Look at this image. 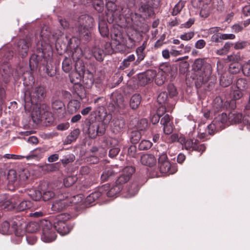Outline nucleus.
I'll return each mask as SVG.
<instances>
[{"label":"nucleus","instance_id":"nucleus-16","mask_svg":"<svg viewBox=\"0 0 250 250\" xmlns=\"http://www.w3.org/2000/svg\"><path fill=\"white\" fill-rule=\"evenodd\" d=\"M109 188L108 184L103 185L100 188L99 191H95L91 193L86 198V202L89 203H92L97 199H98L101 195V193L104 192V190H107Z\"/></svg>","mask_w":250,"mask_h":250},{"label":"nucleus","instance_id":"nucleus-44","mask_svg":"<svg viewBox=\"0 0 250 250\" xmlns=\"http://www.w3.org/2000/svg\"><path fill=\"white\" fill-rule=\"evenodd\" d=\"M152 143L148 140H144L141 141L139 145L140 150H147L152 146Z\"/></svg>","mask_w":250,"mask_h":250},{"label":"nucleus","instance_id":"nucleus-48","mask_svg":"<svg viewBox=\"0 0 250 250\" xmlns=\"http://www.w3.org/2000/svg\"><path fill=\"white\" fill-rule=\"evenodd\" d=\"M232 44L229 42H226L221 49L218 50L216 53L219 55H222L226 54L228 51Z\"/></svg>","mask_w":250,"mask_h":250},{"label":"nucleus","instance_id":"nucleus-31","mask_svg":"<svg viewBox=\"0 0 250 250\" xmlns=\"http://www.w3.org/2000/svg\"><path fill=\"white\" fill-rule=\"evenodd\" d=\"M32 207V204L30 201L25 200L21 202L17 207V209L19 211H23L30 208Z\"/></svg>","mask_w":250,"mask_h":250},{"label":"nucleus","instance_id":"nucleus-8","mask_svg":"<svg viewBox=\"0 0 250 250\" xmlns=\"http://www.w3.org/2000/svg\"><path fill=\"white\" fill-rule=\"evenodd\" d=\"M29 95L31 103L38 104L45 97V89L42 86H36L32 88L29 93Z\"/></svg>","mask_w":250,"mask_h":250},{"label":"nucleus","instance_id":"nucleus-51","mask_svg":"<svg viewBox=\"0 0 250 250\" xmlns=\"http://www.w3.org/2000/svg\"><path fill=\"white\" fill-rule=\"evenodd\" d=\"M204 64V61L202 59H198L195 60L193 64V68L195 70L198 71L201 70L203 65Z\"/></svg>","mask_w":250,"mask_h":250},{"label":"nucleus","instance_id":"nucleus-12","mask_svg":"<svg viewBox=\"0 0 250 250\" xmlns=\"http://www.w3.org/2000/svg\"><path fill=\"white\" fill-rule=\"evenodd\" d=\"M154 77V73L152 71L148 70L145 73L139 74L138 76L139 84L145 85L152 81Z\"/></svg>","mask_w":250,"mask_h":250},{"label":"nucleus","instance_id":"nucleus-56","mask_svg":"<svg viewBox=\"0 0 250 250\" xmlns=\"http://www.w3.org/2000/svg\"><path fill=\"white\" fill-rule=\"evenodd\" d=\"M242 121L243 123L247 126L248 129L250 130V112L244 116Z\"/></svg>","mask_w":250,"mask_h":250},{"label":"nucleus","instance_id":"nucleus-14","mask_svg":"<svg viewBox=\"0 0 250 250\" xmlns=\"http://www.w3.org/2000/svg\"><path fill=\"white\" fill-rule=\"evenodd\" d=\"M105 131L104 128L99 130V126L96 124H90L88 128V134L91 138H95L97 135H102Z\"/></svg>","mask_w":250,"mask_h":250},{"label":"nucleus","instance_id":"nucleus-60","mask_svg":"<svg viewBox=\"0 0 250 250\" xmlns=\"http://www.w3.org/2000/svg\"><path fill=\"white\" fill-rule=\"evenodd\" d=\"M120 149L118 147H114L110 149L109 151V156L111 158L115 157L120 152Z\"/></svg>","mask_w":250,"mask_h":250},{"label":"nucleus","instance_id":"nucleus-13","mask_svg":"<svg viewBox=\"0 0 250 250\" xmlns=\"http://www.w3.org/2000/svg\"><path fill=\"white\" fill-rule=\"evenodd\" d=\"M30 43L25 40H21L18 42V50L20 55L24 58L27 55Z\"/></svg>","mask_w":250,"mask_h":250},{"label":"nucleus","instance_id":"nucleus-47","mask_svg":"<svg viewBox=\"0 0 250 250\" xmlns=\"http://www.w3.org/2000/svg\"><path fill=\"white\" fill-rule=\"evenodd\" d=\"M221 129V128L217 126V124L214 123V121L208 126V134L209 135H212L214 134L215 131Z\"/></svg>","mask_w":250,"mask_h":250},{"label":"nucleus","instance_id":"nucleus-40","mask_svg":"<svg viewBox=\"0 0 250 250\" xmlns=\"http://www.w3.org/2000/svg\"><path fill=\"white\" fill-rule=\"evenodd\" d=\"M135 57L134 55L132 54L128 56L127 58L124 60L121 63L120 67L124 69L130 65V62L135 60Z\"/></svg>","mask_w":250,"mask_h":250},{"label":"nucleus","instance_id":"nucleus-55","mask_svg":"<svg viewBox=\"0 0 250 250\" xmlns=\"http://www.w3.org/2000/svg\"><path fill=\"white\" fill-rule=\"evenodd\" d=\"M194 35V33L193 32H189L181 35L180 38L182 40L188 41L191 39Z\"/></svg>","mask_w":250,"mask_h":250},{"label":"nucleus","instance_id":"nucleus-42","mask_svg":"<svg viewBox=\"0 0 250 250\" xmlns=\"http://www.w3.org/2000/svg\"><path fill=\"white\" fill-rule=\"evenodd\" d=\"M77 177L75 176H70L64 179V185L65 187H69L72 186L77 181Z\"/></svg>","mask_w":250,"mask_h":250},{"label":"nucleus","instance_id":"nucleus-62","mask_svg":"<svg viewBox=\"0 0 250 250\" xmlns=\"http://www.w3.org/2000/svg\"><path fill=\"white\" fill-rule=\"evenodd\" d=\"M165 77L163 76L162 75H160V74H158L156 76V78L155 79V83L158 85H161L165 83Z\"/></svg>","mask_w":250,"mask_h":250},{"label":"nucleus","instance_id":"nucleus-57","mask_svg":"<svg viewBox=\"0 0 250 250\" xmlns=\"http://www.w3.org/2000/svg\"><path fill=\"white\" fill-rule=\"evenodd\" d=\"M7 69H5V68H3V72H1V75L3 77V79L5 80V81H8V79L11 76L12 74L11 72V69L8 67Z\"/></svg>","mask_w":250,"mask_h":250},{"label":"nucleus","instance_id":"nucleus-23","mask_svg":"<svg viewBox=\"0 0 250 250\" xmlns=\"http://www.w3.org/2000/svg\"><path fill=\"white\" fill-rule=\"evenodd\" d=\"M147 46V41H144L142 45L138 47L136 50L137 55V59L136 62L138 63L144 60L145 57V54L144 53V51Z\"/></svg>","mask_w":250,"mask_h":250},{"label":"nucleus","instance_id":"nucleus-58","mask_svg":"<svg viewBox=\"0 0 250 250\" xmlns=\"http://www.w3.org/2000/svg\"><path fill=\"white\" fill-rule=\"evenodd\" d=\"M39 225L36 222H30L27 227L28 231L31 232H35L38 229Z\"/></svg>","mask_w":250,"mask_h":250},{"label":"nucleus","instance_id":"nucleus-30","mask_svg":"<svg viewBox=\"0 0 250 250\" xmlns=\"http://www.w3.org/2000/svg\"><path fill=\"white\" fill-rule=\"evenodd\" d=\"M139 190V187L137 183L131 184L126 189L128 193L127 197H131L135 195Z\"/></svg>","mask_w":250,"mask_h":250},{"label":"nucleus","instance_id":"nucleus-5","mask_svg":"<svg viewBox=\"0 0 250 250\" xmlns=\"http://www.w3.org/2000/svg\"><path fill=\"white\" fill-rule=\"evenodd\" d=\"M25 226L26 224L25 223L22 224L20 221L18 222L14 221L11 227H10L9 222L4 221L0 225V232L4 234L14 232L16 235H20L23 232V229Z\"/></svg>","mask_w":250,"mask_h":250},{"label":"nucleus","instance_id":"nucleus-49","mask_svg":"<svg viewBox=\"0 0 250 250\" xmlns=\"http://www.w3.org/2000/svg\"><path fill=\"white\" fill-rule=\"evenodd\" d=\"M169 98L173 99L177 94V90L176 87L173 84H169L167 87Z\"/></svg>","mask_w":250,"mask_h":250},{"label":"nucleus","instance_id":"nucleus-43","mask_svg":"<svg viewBox=\"0 0 250 250\" xmlns=\"http://www.w3.org/2000/svg\"><path fill=\"white\" fill-rule=\"evenodd\" d=\"M75 160V156L73 154H69L64 156L63 158L61 160V162L65 166L69 163L74 162Z\"/></svg>","mask_w":250,"mask_h":250},{"label":"nucleus","instance_id":"nucleus-28","mask_svg":"<svg viewBox=\"0 0 250 250\" xmlns=\"http://www.w3.org/2000/svg\"><path fill=\"white\" fill-rule=\"evenodd\" d=\"M249 87V83L246 79L240 78L237 80L235 88L242 91L246 90Z\"/></svg>","mask_w":250,"mask_h":250},{"label":"nucleus","instance_id":"nucleus-21","mask_svg":"<svg viewBox=\"0 0 250 250\" xmlns=\"http://www.w3.org/2000/svg\"><path fill=\"white\" fill-rule=\"evenodd\" d=\"M81 107V103L78 100H73L67 104V110L70 114H74L77 112Z\"/></svg>","mask_w":250,"mask_h":250},{"label":"nucleus","instance_id":"nucleus-3","mask_svg":"<svg viewBox=\"0 0 250 250\" xmlns=\"http://www.w3.org/2000/svg\"><path fill=\"white\" fill-rule=\"evenodd\" d=\"M82 196V195H77L62 199L56 200L52 204V210L55 212L63 211L69 206L81 202Z\"/></svg>","mask_w":250,"mask_h":250},{"label":"nucleus","instance_id":"nucleus-24","mask_svg":"<svg viewBox=\"0 0 250 250\" xmlns=\"http://www.w3.org/2000/svg\"><path fill=\"white\" fill-rule=\"evenodd\" d=\"M242 116L235 111L230 112L228 115V122L230 124H236L242 121Z\"/></svg>","mask_w":250,"mask_h":250},{"label":"nucleus","instance_id":"nucleus-39","mask_svg":"<svg viewBox=\"0 0 250 250\" xmlns=\"http://www.w3.org/2000/svg\"><path fill=\"white\" fill-rule=\"evenodd\" d=\"M125 46L127 48H132L136 45V41L135 40V35H128L127 40L125 41Z\"/></svg>","mask_w":250,"mask_h":250},{"label":"nucleus","instance_id":"nucleus-17","mask_svg":"<svg viewBox=\"0 0 250 250\" xmlns=\"http://www.w3.org/2000/svg\"><path fill=\"white\" fill-rule=\"evenodd\" d=\"M141 163L145 166L149 167H153L156 163V159L155 156L150 154H145L141 157Z\"/></svg>","mask_w":250,"mask_h":250},{"label":"nucleus","instance_id":"nucleus-25","mask_svg":"<svg viewBox=\"0 0 250 250\" xmlns=\"http://www.w3.org/2000/svg\"><path fill=\"white\" fill-rule=\"evenodd\" d=\"M232 83V76L229 73H224L220 79V84L223 87H227Z\"/></svg>","mask_w":250,"mask_h":250},{"label":"nucleus","instance_id":"nucleus-20","mask_svg":"<svg viewBox=\"0 0 250 250\" xmlns=\"http://www.w3.org/2000/svg\"><path fill=\"white\" fill-rule=\"evenodd\" d=\"M8 184L9 185H20L18 177L16 171L13 169H10L7 174Z\"/></svg>","mask_w":250,"mask_h":250},{"label":"nucleus","instance_id":"nucleus-4","mask_svg":"<svg viewBox=\"0 0 250 250\" xmlns=\"http://www.w3.org/2000/svg\"><path fill=\"white\" fill-rule=\"evenodd\" d=\"M41 227L42 229L41 239L44 242L50 243L54 241L57 237L54 227L51 223L47 220L41 222Z\"/></svg>","mask_w":250,"mask_h":250},{"label":"nucleus","instance_id":"nucleus-6","mask_svg":"<svg viewBox=\"0 0 250 250\" xmlns=\"http://www.w3.org/2000/svg\"><path fill=\"white\" fill-rule=\"evenodd\" d=\"M87 51L89 50L85 48L83 51L79 47H77L74 52L73 53V57L74 59H79L83 56H85L86 58H91V56H93L98 61H102L104 59V51L103 50L95 47L93 49L91 54L87 55Z\"/></svg>","mask_w":250,"mask_h":250},{"label":"nucleus","instance_id":"nucleus-22","mask_svg":"<svg viewBox=\"0 0 250 250\" xmlns=\"http://www.w3.org/2000/svg\"><path fill=\"white\" fill-rule=\"evenodd\" d=\"M72 92L74 94H76L81 99L86 96L85 89L80 83L74 84Z\"/></svg>","mask_w":250,"mask_h":250},{"label":"nucleus","instance_id":"nucleus-15","mask_svg":"<svg viewBox=\"0 0 250 250\" xmlns=\"http://www.w3.org/2000/svg\"><path fill=\"white\" fill-rule=\"evenodd\" d=\"M54 229L62 235L68 234L70 231V229L63 221H56L54 223Z\"/></svg>","mask_w":250,"mask_h":250},{"label":"nucleus","instance_id":"nucleus-45","mask_svg":"<svg viewBox=\"0 0 250 250\" xmlns=\"http://www.w3.org/2000/svg\"><path fill=\"white\" fill-rule=\"evenodd\" d=\"M184 6V2L182 1H179L174 7L172 12V15L175 16L179 14L183 7Z\"/></svg>","mask_w":250,"mask_h":250},{"label":"nucleus","instance_id":"nucleus-7","mask_svg":"<svg viewBox=\"0 0 250 250\" xmlns=\"http://www.w3.org/2000/svg\"><path fill=\"white\" fill-rule=\"evenodd\" d=\"M157 102L161 105L159 108H161L162 113L169 112L175 104V100L167 96L166 92L160 93L157 97Z\"/></svg>","mask_w":250,"mask_h":250},{"label":"nucleus","instance_id":"nucleus-35","mask_svg":"<svg viewBox=\"0 0 250 250\" xmlns=\"http://www.w3.org/2000/svg\"><path fill=\"white\" fill-rule=\"evenodd\" d=\"M99 30L103 37H107L108 35V29L104 21H102L99 22Z\"/></svg>","mask_w":250,"mask_h":250},{"label":"nucleus","instance_id":"nucleus-11","mask_svg":"<svg viewBox=\"0 0 250 250\" xmlns=\"http://www.w3.org/2000/svg\"><path fill=\"white\" fill-rule=\"evenodd\" d=\"M79 63H80L79 62L76 63L75 70L73 71L69 74L70 81L73 84L80 83L82 75L83 74L84 72V66L83 65L82 66L81 68H77Z\"/></svg>","mask_w":250,"mask_h":250},{"label":"nucleus","instance_id":"nucleus-27","mask_svg":"<svg viewBox=\"0 0 250 250\" xmlns=\"http://www.w3.org/2000/svg\"><path fill=\"white\" fill-rule=\"evenodd\" d=\"M141 102V97L139 94H134L130 100V106L133 109L137 108Z\"/></svg>","mask_w":250,"mask_h":250},{"label":"nucleus","instance_id":"nucleus-59","mask_svg":"<svg viewBox=\"0 0 250 250\" xmlns=\"http://www.w3.org/2000/svg\"><path fill=\"white\" fill-rule=\"evenodd\" d=\"M147 125V122L146 119H142L140 120L139 123L137 125V127L140 130H143L145 129Z\"/></svg>","mask_w":250,"mask_h":250},{"label":"nucleus","instance_id":"nucleus-26","mask_svg":"<svg viewBox=\"0 0 250 250\" xmlns=\"http://www.w3.org/2000/svg\"><path fill=\"white\" fill-rule=\"evenodd\" d=\"M80 133V129L76 128L72 130L69 134L66 137L64 143L66 144H70L72 142L75 141Z\"/></svg>","mask_w":250,"mask_h":250},{"label":"nucleus","instance_id":"nucleus-33","mask_svg":"<svg viewBox=\"0 0 250 250\" xmlns=\"http://www.w3.org/2000/svg\"><path fill=\"white\" fill-rule=\"evenodd\" d=\"M116 172L112 167H106L101 175L102 180L103 181L107 180L110 176L114 175Z\"/></svg>","mask_w":250,"mask_h":250},{"label":"nucleus","instance_id":"nucleus-63","mask_svg":"<svg viewBox=\"0 0 250 250\" xmlns=\"http://www.w3.org/2000/svg\"><path fill=\"white\" fill-rule=\"evenodd\" d=\"M161 69L164 73L168 74L171 70V66L170 64L166 63L161 66Z\"/></svg>","mask_w":250,"mask_h":250},{"label":"nucleus","instance_id":"nucleus-18","mask_svg":"<svg viewBox=\"0 0 250 250\" xmlns=\"http://www.w3.org/2000/svg\"><path fill=\"white\" fill-rule=\"evenodd\" d=\"M214 123L217 124V126L221 129L225 127L228 122V116L226 113H222L218 115L214 120Z\"/></svg>","mask_w":250,"mask_h":250},{"label":"nucleus","instance_id":"nucleus-2","mask_svg":"<svg viewBox=\"0 0 250 250\" xmlns=\"http://www.w3.org/2000/svg\"><path fill=\"white\" fill-rule=\"evenodd\" d=\"M94 24V19L87 15H82L78 20V32L80 38L85 41L88 42L91 39L89 29Z\"/></svg>","mask_w":250,"mask_h":250},{"label":"nucleus","instance_id":"nucleus-53","mask_svg":"<svg viewBox=\"0 0 250 250\" xmlns=\"http://www.w3.org/2000/svg\"><path fill=\"white\" fill-rule=\"evenodd\" d=\"M114 125L118 128V130H120L125 127V123L123 119H117L114 121Z\"/></svg>","mask_w":250,"mask_h":250},{"label":"nucleus","instance_id":"nucleus-9","mask_svg":"<svg viewBox=\"0 0 250 250\" xmlns=\"http://www.w3.org/2000/svg\"><path fill=\"white\" fill-rule=\"evenodd\" d=\"M171 167L167 153L163 152L159 154L158 167L160 172L163 174H172L173 172L171 170Z\"/></svg>","mask_w":250,"mask_h":250},{"label":"nucleus","instance_id":"nucleus-1","mask_svg":"<svg viewBox=\"0 0 250 250\" xmlns=\"http://www.w3.org/2000/svg\"><path fill=\"white\" fill-rule=\"evenodd\" d=\"M135 172V168L131 166L125 167L120 176L117 179L115 185L111 188L106 194L108 197H112L119 193L123 189V185L127 182Z\"/></svg>","mask_w":250,"mask_h":250},{"label":"nucleus","instance_id":"nucleus-41","mask_svg":"<svg viewBox=\"0 0 250 250\" xmlns=\"http://www.w3.org/2000/svg\"><path fill=\"white\" fill-rule=\"evenodd\" d=\"M197 140H195V142H193V140L191 139H187L184 142L183 146H184L185 148L187 150H188L191 148L194 149V148H197Z\"/></svg>","mask_w":250,"mask_h":250},{"label":"nucleus","instance_id":"nucleus-37","mask_svg":"<svg viewBox=\"0 0 250 250\" xmlns=\"http://www.w3.org/2000/svg\"><path fill=\"white\" fill-rule=\"evenodd\" d=\"M242 90L235 88L233 90L231 93V97L232 99L231 101L232 104H235V101L240 99L243 96Z\"/></svg>","mask_w":250,"mask_h":250},{"label":"nucleus","instance_id":"nucleus-29","mask_svg":"<svg viewBox=\"0 0 250 250\" xmlns=\"http://www.w3.org/2000/svg\"><path fill=\"white\" fill-rule=\"evenodd\" d=\"M62 69L66 73H69L72 70V63L70 59H64L62 62Z\"/></svg>","mask_w":250,"mask_h":250},{"label":"nucleus","instance_id":"nucleus-10","mask_svg":"<svg viewBox=\"0 0 250 250\" xmlns=\"http://www.w3.org/2000/svg\"><path fill=\"white\" fill-rule=\"evenodd\" d=\"M125 106L124 98L122 95H118L115 100L108 105V110L111 112H118L120 109H124Z\"/></svg>","mask_w":250,"mask_h":250},{"label":"nucleus","instance_id":"nucleus-61","mask_svg":"<svg viewBox=\"0 0 250 250\" xmlns=\"http://www.w3.org/2000/svg\"><path fill=\"white\" fill-rule=\"evenodd\" d=\"M240 68L237 64L231 63L229 67V71L231 73H237L239 72Z\"/></svg>","mask_w":250,"mask_h":250},{"label":"nucleus","instance_id":"nucleus-54","mask_svg":"<svg viewBox=\"0 0 250 250\" xmlns=\"http://www.w3.org/2000/svg\"><path fill=\"white\" fill-rule=\"evenodd\" d=\"M52 108L55 110L62 109L64 106L63 103L60 100H55L52 104Z\"/></svg>","mask_w":250,"mask_h":250},{"label":"nucleus","instance_id":"nucleus-50","mask_svg":"<svg viewBox=\"0 0 250 250\" xmlns=\"http://www.w3.org/2000/svg\"><path fill=\"white\" fill-rule=\"evenodd\" d=\"M164 113H162L161 108H159L156 114L154 115L151 118V122L153 124L158 123L160 120V117Z\"/></svg>","mask_w":250,"mask_h":250},{"label":"nucleus","instance_id":"nucleus-32","mask_svg":"<svg viewBox=\"0 0 250 250\" xmlns=\"http://www.w3.org/2000/svg\"><path fill=\"white\" fill-rule=\"evenodd\" d=\"M29 176L30 173L27 169H23L20 171L18 176L20 185L22 184L23 182L27 179Z\"/></svg>","mask_w":250,"mask_h":250},{"label":"nucleus","instance_id":"nucleus-34","mask_svg":"<svg viewBox=\"0 0 250 250\" xmlns=\"http://www.w3.org/2000/svg\"><path fill=\"white\" fill-rule=\"evenodd\" d=\"M29 196L34 201H39L42 198V193L39 190L32 189L28 192Z\"/></svg>","mask_w":250,"mask_h":250},{"label":"nucleus","instance_id":"nucleus-36","mask_svg":"<svg viewBox=\"0 0 250 250\" xmlns=\"http://www.w3.org/2000/svg\"><path fill=\"white\" fill-rule=\"evenodd\" d=\"M114 36V37L112 38V40L113 41L115 42V44L116 46V49L120 52H124V49H120V47L122 45V42L123 41V37L122 34H115Z\"/></svg>","mask_w":250,"mask_h":250},{"label":"nucleus","instance_id":"nucleus-64","mask_svg":"<svg viewBox=\"0 0 250 250\" xmlns=\"http://www.w3.org/2000/svg\"><path fill=\"white\" fill-rule=\"evenodd\" d=\"M243 14L245 16L250 15V2H248L242 8Z\"/></svg>","mask_w":250,"mask_h":250},{"label":"nucleus","instance_id":"nucleus-52","mask_svg":"<svg viewBox=\"0 0 250 250\" xmlns=\"http://www.w3.org/2000/svg\"><path fill=\"white\" fill-rule=\"evenodd\" d=\"M55 196L54 193L51 190H47L44 191L43 193V194L42 195V199L44 201H48L49 199H51Z\"/></svg>","mask_w":250,"mask_h":250},{"label":"nucleus","instance_id":"nucleus-46","mask_svg":"<svg viewBox=\"0 0 250 250\" xmlns=\"http://www.w3.org/2000/svg\"><path fill=\"white\" fill-rule=\"evenodd\" d=\"M243 74L247 77H250V60L243 64L241 67Z\"/></svg>","mask_w":250,"mask_h":250},{"label":"nucleus","instance_id":"nucleus-19","mask_svg":"<svg viewBox=\"0 0 250 250\" xmlns=\"http://www.w3.org/2000/svg\"><path fill=\"white\" fill-rule=\"evenodd\" d=\"M46 151V149L45 147H39L33 150L30 155L25 157L28 160L31 159L39 160L42 157V155Z\"/></svg>","mask_w":250,"mask_h":250},{"label":"nucleus","instance_id":"nucleus-38","mask_svg":"<svg viewBox=\"0 0 250 250\" xmlns=\"http://www.w3.org/2000/svg\"><path fill=\"white\" fill-rule=\"evenodd\" d=\"M141 138V134L138 130H133L130 134V141L132 144H137Z\"/></svg>","mask_w":250,"mask_h":250}]
</instances>
